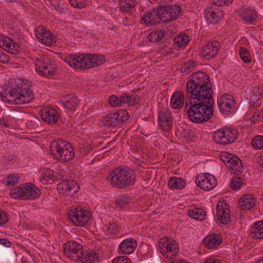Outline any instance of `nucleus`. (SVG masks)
<instances>
[{
    "label": "nucleus",
    "instance_id": "obj_9",
    "mask_svg": "<svg viewBox=\"0 0 263 263\" xmlns=\"http://www.w3.org/2000/svg\"><path fill=\"white\" fill-rule=\"evenodd\" d=\"M157 8L158 13L161 17V22L166 23L176 20L181 11L179 6L168 5L167 3H163Z\"/></svg>",
    "mask_w": 263,
    "mask_h": 263
},
{
    "label": "nucleus",
    "instance_id": "obj_21",
    "mask_svg": "<svg viewBox=\"0 0 263 263\" xmlns=\"http://www.w3.org/2000/svg\"><path fill=\"white\" fill-rule=\"evenodd\" d=\"M0 47L12 54H17L19 52L18 44L10 37L3 35H0Z\"/></svg>",
    "mask_w": 263,
    "mask_h": 263
},
{
    "label": "nucleus",
    "instance_id": "obj_15",
    "mask_svg": "<svg viewBox=\"0 0 263 263\" xmlns=\"http://www.w3.org/2000/svg\"><path fill=\"white\" fill-rule=\"evenodd\" d=\"M196 185L204 191H210L217 184V181L214 176L209 173L198 175L195 179Z\"/></svg>",
    "mask_w": 263,
    "mask_h": 263
},
{
    "label": "nucleus",
    "instance_id": "obj_7",
    "mask_svg": "<svg viewBox=\"0 0 263 263\" xmlns=\"http://www.w3.org/2000/svg\"><path fill=\"white\" fill-rule=\"evenodd\" d=\"M238 133L236 129L223 127L216 130L213 135L214 141L218 144L226 145L233 143L236 139Z\"/></svg>",
    "mask_w": 263,
    "mask_h": 263
},
{
    "label": "nucleus",
    "instance_id": "obj_31",
    "mask_svg": "<svg viewBox=\"0 0 263 263\" xmlns=\"http://www.w3.org/2000/svg\"><path fill=\"white\" fill-rule=\"evenodd\" d=\"M255 199L251 194H245L239 199L238 206L241 210H250L255 204Z\"/></svg>",
    "mask_w": 263,
    "mask_h": 263
},
{
    "label": "nucleus",
    "instance_id": "obj_59",
    "mask_svg": "<svg viewBox=\"0 0 263 263\" xmlns=\"http://www.w3.org/2000/svg\"><path fill=\"white\" fill-rule=\"evenodd\" d=\"M140 101V98L136 95L132 96V104H138Z\"/></svg>",
    "mask_w": 263,
    "mask_h": 263
},
{
    "label": "nucleus",
    "instance_id": "obj_6",
    "mask_svg": "<svg viewBox=\"0 0 263 263\" xmlns=\"http://www.w3.org/2000/svg\"><path fill=\"white\" fill-rule=\"evenodd\" d=\"M10 194L14 198L33 200L37 198L41 195V191L33 183L27 182L24 184L22 186H16L11 191Z\"/></svg>",
    "mask_w": 263,
    "mask_h": 263
},
{
    "label": "nucleus",
    "instance_id": "obj_63",
    "mask_svg": "<svg viewBox=\"0 0 263 263\" xmlns=\"http://www.w3.org/2000/svg\"><path fill=\"white\" fill-rule=\"evenodd\" d=\"M6 1H7V2H13V1H12V0H6Z\"/></svg>",
    "mask_w": 263,
    "mask_h": 263
},
{
    "label": "nucleus",
    "instance_id": "obj_27",
    "mask_svg": "<svg viewBox=\"0 0 263 263\" xmlns=\"http://www.w3.org/2000/svg\"><path fill=\"white\" fill-rule=\"evenodd\" d=\"M137 246V241L132 238L124 239L118 246V252L124 254L133 253Z\"/></svg>",
    "mask_w": 263,
    "mask_h": 263
},
{
    "label": "nucleus",
    "instance_id": "obj_47",
    "mask_svg": "<svg viewBox=\"0 0 263 263\" xmlns=\"http://www.w3.org/2000/svg\"><path fill=\"white\" fill-rule=\"evenodd\" d=\"M262 90L257 87H253L251 91V97L253 100L259 101L261 96Z\"/></svg>",
    "mask_w": 263,
    "mask_h": 263
},
{
    "label": "nucleus",
    "instance_id": "obj_39",
    "mask_svg": "<svg viewBox=\"0 0 263 263\" xmlns=\"http://www.w3.org/2000/svg\"><path fill=\"white\" fill-rule=\"evenodd\" d=\"M164 31L158 29L152 31L148 36V40L151 42H158L164 37Z\"/></svg>",
    "mask_w": 263,
    "mask_h": 263
},
{
    "label": "nucleus",
    "instance_id": "obj_41",
    "mask_svg": "<svg viewBox=\"0 0 263 263\" xmlns=\"http://www.w3.org/2000/svg\"><path fill=\"white\" fill-rule=\"evenodd\" d=\"M197 65L196 62L192 61H189L184 63L181 67L180 71L181 72L188 73L193 71Z\"/></svg>",
    "mask_w": 263,
    "mask_h": 263
},
{
    "label": "nucleus",
    "instance_id": "obj_53",
    "mask_svg": "<svg viewBox=\"0 0 263 263\" xmlns=\"http://www.w3.org/2000/svg\"><path fill=\"white\" fill-rule=\"evenodd\" d=\"M8 220V215L6 212L0 210V226L6 223Z\"/></svg>",
    "mask_w": 263,
    "mask_h": 263
},
{
    "label": "nucleus",
    "instance_id": "obj_32",
    "mask_svg": "<svg viewBox=\"0 0 263 263\" xmlns=\"http://www.w3.org/2000/svg\"><path fill=\"white\" fill-rule=\"evenodd\" d=\"M251 237L254 239H261L263 238V221H258L254 223L253 226L250 229Z\"/></svg>",
    "mask_w": 263,
    "mask_h": 263
},
{
    "label": "nucleus",
    "instance_id": "obj_25",
    "mask_svg": "<svg viewBox=\"0 0 263 263\" xmlns=\"http://www.w3.org/2000/svg\"><path fill=\"white\" fill-rule=\"evenodd\" d=\"M158 123L159 126L164 130H169L172 125V119L171 112L165 109H162L159 112Z\"/></svg>",
    "mask_w": 263,
    "mask_h": 263
},
{
    "label": "nucleus",
    "instance_id": "obj_12",
    "mask_svg": "<svg viewBox=\"0 0 263 263\" xmlns=\"http://www.w3.org/2000/svg\"><path fill=\"white\" fill-rule=\"evenodd\" d=\"M54 68V63L52 62L47 57H41L35 64L36 71L39 74L47 78L53 76Z\"/></svg>",
    "mask_w": 263,
    "mask_h": 263
},
{
    "label": "nucleus",
    "instance_id": "obj_35",
    "mask_svg": "<svg viewBox=\"0 0 263 263\" xmlns=\"http://www.w3.org/2000/svg\"><path fill=\"white\" fill-rule=\"evenodd\" d=\"M185 184L184 180L180 177H173L167 181L168 188L173 190H182Z\"/></svg>",
    "mask_w": 263,
    "mask_h": 263
},
{
    "label": "nucleus",
    "instance_id": "obj_56",
    "mask_svg": "<svg viewBox=\"0 0 263 263\" xmlns=\"http://www.w3.org/2000/svg\"><path fill=\"white\" fill-rule=\"evenodd\" d=\"M0 244L7 247H10L11 242L7 239L0 238Z\"/></svg>",
    "mask_w": 263,
    "mask_h": 263
},
{
    "label": "nucleus",
    "instance_id": "obj_8",
    "mask_svg": "<svg viewBox=\"0 0 263 263\" xmlns=\"http://www.w3.org/2000/svg\"><path fill=\"white\" fill-rule=\"evenodd\" d=\"M69 219L76 226H85L91 218V213L89 210L81 207L73 208L68 213Z\"/></svg>",
    "mask_w": 263,
    "mask_h": 263
},
{
    "label": "nucleus",
    "instance_id": "obj_55",
    "mask_svg": "<svg viewBox=\"0 0 263 263\" xmlns=\"http://www.w3.org/2000/svg\"><path fill=\"white\" fill-rule=\"evenodd\" d=\"M253 117L256 120H258L260 121H263V110L255 112Z\"/></svg>",
    "mask_w": 263,
    "mask_h": 263
},
{
    "label": "nucleus",
    "instance_id": "obj_43",
    "mask_svg": "<svg viewBox=\"0 0 263 263\" xmlns=\"http://www.w3.org/2000/svg\"><path fill=\"white\" fill-rule=\"evenodd\" d=\"M239 54L241 60L246 63L251 62L252 58L250 53L246 48L241 47L239 50Z\"/></svg>",
    "mask_w": 263,
    "mask_h": 263
},
{
    "label": "nucleus",
    "instance_id": "obj_30",
    "mask_svg": "<svg viewBox=\"0 0 263 263\" xmlns=\"http://www.w3.org/2000/svg\"><path fill=\"white\" fill-rule=\"evenodd\" d=\"M204 14L208 22L213 24L218 23L222 16L221 12L212 8H206L204 10Z\"/></svg>",
    "mask_w": 263,
    "mask_h": 263
},
{
    "label": "nucleus",
    "instance_id": "obj_34",
    "mask_svg": "<svg viewBox=\"0 0 263 263\" xmlns=\"http://www.w3.org/2000/svg\"><path fill=\"white\" fill-rule=\"evenodd\" d=\"M90 68L98 67L105 62V57L101 54H87Z\"/></svg>",
    "mask_w": 263,
    "mask_h": 263
},
{
    "label": "nucleus",
    "instance_id": "obj_23",
    "mask_svg": "<svg viewBox=\"0 0 263 263\" xmlns=\"http://www.w3.org/2000/svg\"><path fill=\"white\" fill-rule=\"evenodd\" d=\"M234 99L230 95H224L218 98L217 104L219 109L223 114H228L234 106Z\"/></svg>",
    "mask_w": 263,
    "mask_h": 263
},
{
    "label": "nucleus",
    "instance_id": "obj_5",
    "mask_svg": "<svg viewBox=\"0 0 263 263\" xmlns=\"http://www.w3.org/2000/svg\"><path fill=\"white\" fill-rule=\"evenodd\" d=\"M50 151L57 159L64 162L72 160L75 156L72 145L62 139L52 141L50 145Z\"/></svg>",
    "mask_w": 263,
    "mask_h": 263
},
{
    "label": "nucleus",
    "instance_id": "obj_13",
    "mask_svg": "<svg viewBox=\"0 0 263 263\" xmlns=\"http://www.w3.org/2000/svg\"><path fill=\"white\" fill-rule=\"evenodd\" d=\"M65 62L74 68L82 69L90 68L87 54H70L66 57Z\"/></svg>",
    "mask_w": 263,
    "mask_h": 263
},
{
    "label": "nucleus",
    "instance_id": "obj_54",
    "mask_svg": "<svg viewBox=\"0 0 263 263\" xmlns=\"http://www.w3.org/2000/svg\"><path fill=\"white\" fill-rule=\"evenodd\" d=\"M9 56L0 50V62L2 63L6 64L9 62Z\"/></svg>",
    "mask_w": 263,
    "mask_h": 263
},
{
    "label": "nucleus",
    "instance_id": "obj_33",
    "mask_svg": "<svg viewBox=\"0 0 263 263\" xmlns=\"http://www.w3.org/2000/svg\"><path fill=\"white\" fill-rule=\"evenodd\" d=\"M184 96L182 92L176 91L173 93L171 99V105L175 109L180 108L183 106Z\"/></svg>",
    "mask_w": 263,
    "mask_h": 263
},
{
    "label": "nucleus",
    "instance_id": "obj_52",
    "mask_svg": "<svg viewBox=\"0 0 263 263\" xmlns=\"http://www.w3.org/2000/svg\"><path fill=\"white\" fill-rule=\"evenodd\" d=\"M120 100H121V104L123 103H129L132 101V96L128 93H124L120 96Z\"/></svg>",
    "mask_w": 263,
    "mask_h": 263
},
{
    "label": "nucleus",
    "instance_id": "obj_48",
    "mask_svg": "<svg viewBox=\"0 0 263 263\" xmlns=\"http://www.w3.org/2000/svg\"><path fill=\"white\" fill-rule=\"evenodd\" d=\"M69 3L74 8H83L86 7L85 0H69Z\"/></svg>",
    "mask_w": 263,
    "mask_h": 263
},
{
    "label": "nucleus",
    "instance_id": "obj_58",
    "mask_svg": "<svg viewBox=\"0 0 263 263\" xmlns=\"http://www.w3.org/2000/svg\"><path fill=\"white\" fill-rule=\"evenodd\" d=\"M16 162V157L13 155L9 156L8 157V160L7 162L8 165H11L13 164Z\"/></svg>",
    "mask_w": 263,
    "mask_h": 263
},
{
    "label": "nucleus",
    "instance_id": "obj_11",
    "mask_svg": "<svg viewBox=\"0 0 263 263\" xmlns=\"http://www.w3.org/2000/svg\"><path fill=\"white\" fill-rule=\"evenodd\" d=\"M129 114L125 110H120L116 112L110 114L104 117L102 122L106 126L116 127L127 121Z\"/></svg>",
    "mask_w": 263,
    "mask_h": 263
},
{
    "label": "nucleus",
    "instance_id": "obj_51",
    "mask_svg": "<svg viewBox=\"0 0 263 263\" xmlns=\"http://www.w3.org/2000/svg\"><path fill=\"white\" fill-rule=\"evenodd\" d=\"M112 263H132V261L127 256H120L115 258Z\"/></svg>",
    "mask_w": 263,
    "mask_h": 263
},
{
    "label": "nucleus",
    "instance_id": "obj_61",
    "mask_svg": "<svg viewBox=\"0 0 263 263\" xmlns=\"http://www.w3.org/2000/svg\"><path fill=\"white\" fill-rule=\"evenodd\" d=\"M171 263H187L186 262L183 261V260H174V261H172L171 262Z\"/></svg>",
    "mask_w": 263,
    "mask_h": 263
},
{
    "label": "nucleus",
    "instance_id": "obj_16",
    "mask_svg": "<svg viewBox=\"0 0 263 263\" xmlns=\"http://www.w3.org/2000/svg\"><path fill=\"white\" fill-rule=\"evenodd\" d=\"M221 158L226 165L229 167V171H232L233 173L241 172L243 165L240 159L237 156L225 153L222 154Z\"/></svg>",
    "mask_w": 263,
    "mask_h": 263
},
{
    "label": "nucleus",
    "instance_id": "obj_28",
    "mask_svg": "<svg viewBox=\"0 0 263 263\" xmlns=\"http://www.w3.org/2000/svg\"><path fill=\"white\" fill-rule=\"evenodd\" d=\"M227 203H218L217 204V216L218 220L222 224H227L231 219L230 210Z\"/></svg>",
    "mask_w": 263,
    "mask_h": 263
},
{
    "label": "nucleus",
    "instance_id": "obj_45",
    "mask_svg": "<svg viewBox=\"0 0 263 263\" xmlns=\"http://www.w3.org/2000/svg\"><path fill=\"white\" fill-rule=\"evenodd\" d=\"M129 202V196L126 194H122L118 197L116 206L117 208H122L124 205L128 204Z\"/></svg>",
    "mask_w": 263,
    "mask_h": 263
},
{
    "label": "nucleus",
    "instance_id": "obj_62",
    "mask_svg": "<svg viewBox=\"0 0 263 263\" xmlns=\"http://www.w3.org/2000/svg\"><path fill=\"white\" fill-rule=\"evenodd\" d=\"M256 263H263V257H262L259 260L257 261Z\"/></svg>",
    "mask_w": 263,
    "mask_h": 263
},
{
    "label": "nucleus",
    "instance_id": "obj_26",
    "mask_svg": "<svg viewBox=\"0 0 263 263\" xmlns=\"http://www.w3.org/2000/svg\"><path fill=\"white\" fill-rule=\"evenodd\" d=\"M64 109L67 112H73L77 109L79 104L78 98L73 95H67L61 99Z\"/></svg>",
    "mask_w": 263,
    "mask_h": 263
},
{
    "label": "nucleus",
    "instance_id": "obj_60",
    "mask_svg": "<svg viewBox=\"0 0 263 263\" xmlns=\"http://www.w3.org/2000/svg\"><path fill=\"white\" fill-rule=\"evenodd\" d=\"M258 163L260 166L263 167V154L259 157Z\"/></svg>",
    "mask_w": 263,
    "mask_h": 263
},
{
    "label": "nucleus",
    "instance_id": "obj_37",
    "mask_svg": "<svg viewBox=\"0 0 263 263\" xmlns=\"http://www.w3.org/2000/svg\"><path fill=\"white\" fill-rule=\"evenodd\" d=\"M137 0H120L119 7L122 12H129L136 7Z\"/></svg>",
    "mask_w": 263,
    "mask_h": 263
},
{
    "label": "nucleus",
    "instance_id": "obj_50",
    "mask_svg": "<svg viewBox=\"0 0 263 263\" xmlns=\"http://www.w3.org/2000/svg\"><path fill=\"white\" fill-rule=\"evenodd\" d=\"M210 1L218 6H227L232 4L234 0H210Z\"/></svg>",
    "mask_w": 263,
    "mask_h": 263
},
{
    "label": "nucleus",
    "instance_id": "obj_44",
    "mask_svg": "<svg viewBox=\"0 0 263 263\" xmlns=\"http://www.w3.org/2000/svg\"><path fill=\"white\" fill-rule=\"evenodd\" d=\"M243 184V180L242 178L239 177H233L230 183L232 189L236 190L239 189Z\"/></svg>",
    "mask_w": 263,
    "mask_h": 263
},
{
    "label": "nucleus",
    "instance_id": "obj_49",
    "mask_svg": "<svg viewBox=\"0 0 263 263\" xmlns=\"http://www.w3.org/2000/svg\"><path fill=\"white\" fill-rule=\"evenodd\" d=\"M109 103L113 107H117L121 105L120 98H118L115 95H112L109 97Z\"/></svg>",
    "mask_w": 263,
    "mask_h": 263
},
{
    "label": "nucleus",
    "instance_id": "obj_29",
    "mask_svg": "<svg viewBox=\"0 0 263 263\" xmlns=\"http://www.w3.org/2000/svg\"><path fill=\"white\" fill-rule=\"evenodd\" d=\"M222 238L220 235L213 233L207 236L203 240V244L208 249L217 248L221 243Z\"/></svg>",
    "mask_w": 263,
    "mask_h": 263
},
{
    "label": "nucleus",
    "instance_id": "obj_1",
    "mask_svg": "<svg viewBox=\"0 0 263 263\" xmlns=\"http://www.w3.org/2000/svg\"><path fill=\"white\" fill-rule=\"evenodd\" d=\"M213 91L210 77L204 71L193 73L186 83L185 102L187 114L191 121L202 123L213 114Z\"/></svg>",
    "mask_w": 263,
    "mask_h": 263
},
{
    "label": "nucleus",
    "instance_id": "obj_36",
    "mask_svg": "<svg viewBox=\"0 0 263 263\" xmlns=\"http://www.w3.org/2000/svg\"><path fill=\"white\" fill-rule=\"evenodd\" d=\"M187 214L192 219L202 221L204 219L205 212L201 208H193L188 210Z\"/></svg>",
    "mask_w": 263,
    "mask_h": 263
},
{
    "label": "nucleus",
    "instance_id": "obj_17",
    "mask_svg": "<svg viewBox=\"0 0 263 263\" xmlns=\"http://www.w3.org/2000/svg\"><path fill=\"white\" fill-rule=\"evenodd\" d=\"M237 13L244 24L253 25L257 22L258 13L252 8H241L238 10Z\"/></svg>",
    "mask_w": 263,
    "mask_h": 263
},
{
    "label": "nucleus",
    "instance_id": "obj_20",
    "mask_svg": "<svg viewBox=\"0 0 263 263\" xmlns=\"http://www.w3.org/2000/svg\"><path fill=\"white\" fill-rule=\"evenodd\" d=\"M35 35L41 43L49 46L56 42V38L49 31L42 26L38 27L35 30Z\"/></svg>",
    "mask_w": 263,
    "mask_h": 263
},
{
    "label": "nucleus",
    "instance_id": "obj_46",
    "mask_svg": "<svg viewBox=\"0 0 263 263\" xmlns=\"http://www.w3.org/2000/svg\"><path fill=\"white\" fill-rule=\"evenodd\" d=\"M106 231L110 235L116 234L119 232V227L114 222H110L106 227Z\"/></svg>",
    "mask_w": 263,
    "mask_h": 263
},
{
    "label": "nucleus",
    "instance_id": "obj_42",
    "mask_svg": "<svg viewBox=\"0 0 263 263\" xmlns=\"http://www.w3.org/2000/svg\"><path fill=\"white\" fill-rule=\"evenodd\" d=\"M18 181V176L17 174H9L7 177L4 178L3 182L8 186L14 185Z\"/></svg>",
    "mask_w": 263,
    "mask_h": 263
},
{
    "label": "nucleus",
    "instance_id": "obj_4",
    "mask_svg": "<svg viewBox=\"0 0 263 263\" xmlns=\"http://www.w3.org/2000/svg\"><path fill=\"white\" fill-rule=\"evenodd\" d=\"M64 253L72 260H80L83 263L98 261V256L95 250H89L85 252L83 246L74 241H68L64 245Z\"/></svg>",
    "mask_w": 263,
    "mask_h": 263
},
{
    "label": "nucleus",
    "instance_id": "obj_10",
    "mask_svg": "<svg viewBox=\"0 0 263 263\" xmlns=\"http://www.w3.org/2000/svg\"><path fill=\"white\" fill-rule=\"evenodd\" d=\"M159 250L164 257L173 259L178 251V246L175 241L167 237L162 238L159 243Z\"/></svg>",
    "mask_w": 263,
    "mask_h": 263
},
{
    "label": "nucleus",
    "instance_id": "obj_57",
    "mask_svg": "<svg viewBox=\"0 0 263 263\" xmlns=\"http://www.w3.org/2000/svg\"><path fill=\"white\" fill-rule=\"evenodd\" d=\"M204 263H222L221 261L217 259L214 258H207L204 261Z\"/></svg>",
    "mask_w": 263,
    "mask_h": 263
},
{
    "label": "nucleus",
    "instance_id": "obj_38",
    "mask_svg": "<svg viewBox=\"0 0 263 263\" xmlns=\"http://www.w3.org/2000/svg\"><path fill=\"white\" fill-rule=\"evenodd\" d=\"M174 42L178 47L185 46L190 42V37L186 34L181 33L174 38Z\"/></svg>",
    "mask_w": 263,
    "mask_h": 263
},
{
    "label": "nucleus",
    "instance_id": "obj_14",
    "mask_svg": "<svg viewBox=\"0 0 263 263\" xmlns=\"http://www.w3.org/2000/svg\"><path fill=\"white\" fill-rule=\"evenodd\" d=\"M42 119L48 124H55L59 121L60 114L57 107L47 106L40 110Z\"/></svg>",
    "mask_w": 263,
    "mask_h": 263
},
{
    "label": "nucleus",
    "instance_id": "obj_22",
    "mask_svg": "<svg viewBox=\"0 0 263 263\" xmlns=\"http://www.w3.org/2000/svg\"><path fill=\"white\" fill-rule=\"evenodd\" d=\"M161 17L158 13V8L146 11L142 17L140 22L145 25H155L160 23Z\"/></svg>",
    "mask_w": 263,
    "mask_h": 263
},
{
    "label": "nucleus",
    "instance_id": "obj_2",
    "mask_svg": "<svg viewBox=\"0 0 263 263\" xmlns=\"http://www.w3.org/2000/svg\"><path fill=\"white\" fill-rule=\"evenodd\" d=\"M31 86V82L27 79H11L0 92L2 100L10 105L29 103L34 98Z\"/></svg>",
    "mask_w": 263,
    "mask_h": 263
},
{
    "label": "nucleus",
    "instance_id": "obj_40",
    "mask_svg": "<svg viewBox=\"0 0 263 263\" xmlns=\"http://www.w3.org/2000/svg\"><path fill=\"white\" fill-rule=\"evenodd\" d=\"M251 144L255 149H263V136L257 135L254 137L252 140Z\"/></svg>",
    "mask_w": 263,
    "mask_h": 263
},
{
    "label": "nucleus",
    "instance_id": "obj_19",
    "mask_svg": "<svg viewBox=\"0 0 263 263\" xmlns=\"http://www.w3.org/2000/svg\"><path fill=\"white\" fill-rule=\"evenodd\" d=\"M220 45V43L216 40L209 41L202 48L201 56L208 60L213 58L217 54Z\"/></svg>",
    "mask_w": 263,
    "mask_h": 263
},
{
    "label": "nucleus",
    "instance_id": "obj_24",
    "mask_svg": "<svg viewBox=\"0 0 263 263\" xmlns=\"http://www.w3.org/2000/svg\"><path fill=\"white\" fill-rule=\"evenodd\" d=\"M41 173L39 179L43 184H46L48 183L51 184L62 179L61 175L58 174L57 173L49 168H43Z\"/></svg>",
    "mask_w": 263,
    "mask_h": 263
},
{
    "label": "nucleus",
    "instance_id": "obj_3",
    "mask_svg": "<svg viewBox=\"0 0 263 263\" xmlns=\"http://www.w3.org/2000/svg\"><path fill=\"white\" fill-rule=\"evenodd\" d=\"M136 177L133 170L122 166L112 170L108 175L107 180L112 186L123 189L133 185L136 181Z\"/></svg>",
    "mask_w": 263,
    "mask_h": 263
},
{
    "label": "nucleus",
    "instance_id": "obj_18",
    "mask_svg": "<svg viewBox=\"0 0 263 263\" xmlns=\"http://www.w3.org/2000/svg\"><path fill=\"white\" fill-rule=\"evenodd\" d=\"M79 186L76 181L68 179L63 180L57 185V190L60 194L73 195L79 191Z\"/></svg>",
    "mask_w": 263,
    "mask_h": 263
}]
</instances>
